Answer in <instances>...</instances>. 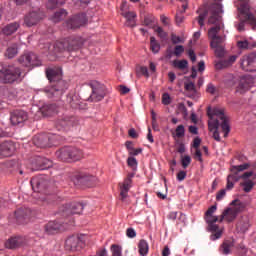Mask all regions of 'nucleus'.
Returning <instances> with one entry per match:
<instances>
[{
    "mask_svg": "<svg viewBox=\"0 0 256 256\" xmlns=\"http://www.w3.org/2000/svg\"><path fill=\"white\" fill-rule=\"evenodd\" d=\"M208 129L213 133L215 141H221L219 135V127L224 133V137H228L231 133V125H229V118L225 115V111L221 108H208Z\"/></svg>",
    "mask_w": 256,
    "mask_h": 256,
    "instance_id": "obj_1",
    "label": "nucleus"
},
{
    "mask_svg": "<svg viewBox=\"0 0 256 256\" xmlns=\"http://www.w3.org/2000/svg\"><path fill=\"white\" fill-rule=\"evenodd\" d=\"M83 45V38L79 36H70L68 38H65L63 40H59L55 42V44L52 46L49 40L47 41H40V48L46 49L49 51V53L55 54V53H63V51H77L78 49H81V46Z\"/></svg>",
    "mask_w": 256,
    "mask_h": 256,
    "instance_id": "obj_2",
    "label": "nucleus"
},
{
    "mask_svg": "<svg viewBox=\"0 0 256 256\" xmlns=\"http://www.w3.org/2000/svg\"><path fill=\"white\" fill-rule=\"evenodd\" d=\"M212 15L208 19V25H215L208 31V37L211 39L210 46L215 47L217 43H223L225 41V37L219 36V31H221V27L223 22L221 17L224 13L223 4L216 3L212 5L211 8Z\"/></svg>",
    "mask_w": 256,
    "mask_h": 256,
    "instance_id": "obj_3",
    "label": "nucleus"
},
{
    "mask_svg": "<svg viewBox=\"0 0 256 256\" xmlns=\"http://www.w3.org/2000/svg\"><path fill=\"white\" fill-rule=\"evenodd\" d=\"M46 77L50 83H56L44 89L46 96L49 99L61 97L65 93V89H67V83L63 81V70L61 68H49L46 70Z\"/></svg>",
    "mask_w": 256,
    "mask_h": 256,
    "instance_id": "obj_4",
    "label": "nucleus"
},
{
    "mask_svg": "<svg viewBox=\"0 0 256 256\" xmlns=\"http://www.w3.org/2000/svg\"><path fill=\"white\" fill-rule=\"evenodd\" d=\"M239 179L243 180V182L241 183V187H243V191L245 193H251V191H253V187H255L256 173L253 171H249V172H245L242 175H239V174L228 175L226 189L228 191H231V189L235 187V183H237Z\"/></svg>",
    "mask_w": 256,
    "mask_h": 256,
    "instance_id": "obj_5",
    "label": "nucleus"
},
{
    "mask_svg": "<svg viewBox=\"0 0 256 256\" xmlns=\"http://www.w3.org/2000/svg\"><path fill=\"white\" fill-rule=\"evenodd\" d=\"M21 81H23L21 68L9 65L0 69V83L3 85H13V83H21Z\"/></svg>",
    "mask_w": 256,
    "mask_h": 256,
    "instance_id": "obj_6",
    "label": "nucleus"
},
{
    "mask_svg": "<svg viewBox=\"0 0 256 256\" xmlns=\"http://www.w3.org/2000/svg\"><path fill=\"white\" fill-rule=\"evenodd\" d=\"M216 211L217 206L213 205L205 213L208 231H210V233H214L210 236L211 241H217V239H221V235H223V228L219 229V226L215 224L219 221V216L213 215Z\"/></svg>",
    "mask_w": 256,
    "mask_h": 256,
    "instance_id": "obj_7",
    "label": "nucleus"
},
{
    "mask_svg": "<svg viewBox=\"0 0 256 256\" xmlns=\"http://www.w3.org/2000/svg\"><path fill=\"white\" fill-rule=\"evenodd\" d=\"M239 11V19L240 23L236 24V28L238 31H245V21H249L250 25H254L256 27V17L249 11V4H247V0L244 2H240V6L238 7Z\"/></svg>",
    "mask_w": 256,
    "mask_h": 256,
    "instance_id": "obj_8",
    "label": "nucleus"
},
{
    "mask_svg": "<svg viewBox=\"0 0 256 256\" xmlns=\"http://www.w3.org/2000/svg\"><path fill=\"white\" fill-rule=\"evenodd\" d=\"M245 209V205L239 200H233L231 203V207L227 208L223 211L222 215L219 218L220 223L226 221L227 223H233L235 219H237V215L241 213Z\"/></svg>",
    "mask_w": 256,
    "mask_h": 256,
    "instance_id": "obj_9",
    "label": "nucleus"
},
{
    "mask_svg": "<svg viewBox=\"0 0 256 256\" xmlns=\"http://www.w3.org/2000/svg\"><path fill=\"white\" fill-rule=\"evenodd\" d=\"M88 85L92 89L88 101L99 103V101H103V99H105V95H107L105 85H103L97 80L90 81Z\"/></svg>",
    "mask_w": 256,
    "mask_h": 256,
    "instance_id": "obj_10",
    "label": "nucleus"
},
{
    "mask_svg": "<svg viewBox=\"0 0 256 256\" xmlns=\"http://www.w3.org/2000/svg\"><path fill=\"white\" fill-rule=\"evenodd\" d=\"M18 63L23 67H39L41 65V61L37 59V55L31 52L21 55L18 58Z\"/></svg>",
    "mask_w": 256,
    "mask_h": 256,
    "instance_id": "obj_11",
    "label": "nucleus"
},
{
    "mask_svg": "<svg viewBox=\"0 0 256 256\" xmlns=\"http://www.w3.org/2000/svg\"><path fill=\"white\" fill-rule=\"evenodd\" d=\"M240 67L243 71L255 72L256 71V53L243 56L240 60Z\"/></svg>",
    "mask_w": 256,
    "mask_h": 256,
    "instance_id": "obj_12",
    "label": "nucleus"
},
{
    "mask_svg": "<svg viewBox=\"0 0 256 256\" xmlns=\"http://www.w3.org/2000/svg\"><path fill=\"white\" fill-rule=\"evenodd\" d=\"M83 209H85V206L79 202L72 203L70 205H66L62 209V215L64 217H69V215H81L83 213Z\"/></svg>",
    "mask_w": 256,
    "mask_h": 256,
    "instance_id": "obj_13",
    "label": "nucleus"
},
{
    "mask_svg": "<svg viewBox=\"0 0 256 256\" xmlns=\"http://www.w3.org/2000/svg\"><path fill=\"white\" fill-rule=\"evenodd\" d=\"M255 85V78L252 76H244L241 78L239 85L237 86L236 93H247L251 87Z\"/></svg>",
    "mask_w": 256,
    "mask_h": 256,
    "instance_id": "obj_14",
    "label": "nucleus"
},
{
    "mask_svg": "<svg viewBox=\"0 0 256 256\" xmlns=\"http://www.w3.org/2000/svg\"><path fill=\"white\" fill-rule=\"evenodd\" d=\"M53 167V162L47 158L36 157L32 162V169L34 171H45V169H51Z\"/></svg>",
    "mask_w": 256,
    "mask_h": 256,
    "instance_id": "obj_15",
    "label": "nucleus"
},
{
    "mask_svg": "<svg viewBox=\"0 0 256 256\" xmlns=\"http://www.w3.org/2000/svg\"><path fill=\"white\" fill-rule=\"evenodd\" d=\"M85 23H87V15L78 14L66 22V27L67 29H78V27H83Z\"/></svg>",
    "mask_w": 256,
    "mask_h": 256,
    "instance_id": "obj_16",
    "label": "nucleus"
},
{
    "mask_svg": "<svg viewBox=\"0 0 256 256\" xmlns=\"http://www.w3.org/2000/svg\"><path fill=\"white\" fill-rule=\"evenodd\" d=\"M121 12V14L126 18L127 27H135V25H137V13L127 11V2L122 3Z\"/></svg>",
    "mask_w": 256,
    "mask_h": 256,
    "instance_id": "obj_17",
    "label": "nucleus"
},
{
    "mask_svg": "<svg viewBox=\"0 0 256 256\" xmlns=\"http://www.w3.org/2000/svg\"><path fill=\"white\" fill-rule=\"evenodd\" d=\"M74 185H79V183H84L87 187H93L95 181H97V177L89 174H78L74 178H72Z\"/></svg>",
    "mask_w": 256,
    "mask_h": 256,
    "instance_id": "obj_18",
    "label": "nucleus"
},
{
    "mask_svg": "<svg viewBox=\"0 0 256 256\" xmlns=\"http://www.w3.org/2000/svg\"><path fill=\"white\" fill-rule=\"evenodd\" d=\"M27 119V112L23 110H15L10 115V121L14 126L19 125L21 127Z\"/></svg>",
    "mask_w": 256,
    "mask_h": 256,
    "instance_id": "obj_19",
    "label": "nucleus"
},
{
    "mask_svg": "<svg viewBox=\"0 0 256 256\" xmlns=\"http://www.w3.org/2000/svg\"><path fill=\"white\" fill-rule=\"evenodd\" d=\"M30 183L34 193H41L47 187V180L43 176H35Z\"/></svg>",
    "mask_w": 256,
    "mask_h": 256,
    "instance_id": "obj_20",
    "label": "nucleus"
},
{
    "mask_svg": "<svg viewBox=\"0 0 256 256\" xmlns=\"http://www.w3.org/2000/svg\"><path fill=\"white\" fill-rule=\"evenodd\" d=\"M43 17L44 15L40 11H32L25 16L24 24L26 27H33V25H37L40 19H43Z\"/></svg>",
    "mask_w": 256,
    "mask_h": 256,
    "instance_id": "obj_21",
    "label": "nucleus"
},
{
    "mask_svg": "<svg viewBox=\"0 0 256 256\" xmlns=\"http://www.w3.org/2000/svg\"><path fill=\"white\" fill-rule=\"evenodd\" d=\"M81 243L79 236H69L65 241V249L66 251H79Z\"/></svg>",
    "mask_w": 256,
    "mask_h": 256,
    "instance_id": "obj_22",
    "label": "nucleus"
},
{
    "mask_svg": "<svg viewBox=\"0 0 256 256\" xmlns=\"http://www.w3.org/2000/svg\"><path fill=\"white\" fill-rule=\"evenodd\" d=\"M74 118L71 116H63L56 122L58 131H69V127H73Z\"/></svg>",
    "mask_w": 256,
    "mask_h": 256,
    "instance_id": "obj_23",
    "label": "nucleus"
},
{
    "mask_svg": "<svg viewBox=\"0 0 256 256\" xmlns=\"http://www.w3.org/2000/svg\"><path fill=\"white\" fill-rule=\"evenodd\" d=\"M135 177V174H130L123 182L122 186L120 187V195L122 201H125L128 197L129 190L131 189V183H133L132 178Z\"/></svg>",
    "mask_w": 256,
    "mask_h": 256,
    "instance_id": "obj_24",
    "label": "nucleus"
},
{
    "mask_svg": "<svg viewBox=\"0 0 256 256\" xmlns=\"http://www.w3.org/2000/svg\"><path fill=\"white\" fill-rule=\"evenodd\" d=\"M19 27H21V25L18 22H11L3 26L0 33L5 37H9L14 33H17V31L19 30Z\"/></svg>",
    "mask_w": 256,
    "mask_h": 256,
    "instance_id": "obj_25",
    "label": "nucleus"
},
{
    "mask_svg": "<svg viewBox=\"0 0 256 256\" xmlns=\"http://www.w3.org/2000/svg\"><path fill=\"white\" fill-rule=\"evenodd\" d=\"M13 151H15V146L12 142H3L0 144V159L3 157H11L13 155Z\"/></svg>",
    "mask_w": 256,
    "mask_h": 256,
    "instance_id": "obj_26",
    "label": "nucleus"
},
{
    "mask_svg": "<svg viewBox=\"0 0 256 256\" xmlns=\"http://www.w3.org/2000/svg\"><path fill=\"white\" fill-rule=\"evenodd\" d=\"M249 227H251V224L249 223L248 216H242L236 225L238 233H247V231H249Z\"/></svg>",
    "mask_w": 256,
    "mask_h": 256,
    "instance_id": "obj_27",
    "label": "nucleus"
},
{
    "mask_svg": "<svg viewBox=\"0 0 256 256\" xmlns=\"http://www.w3.org/2000/svg\"><path fill=\"white\" fill-rule=\"evenodd\" d=\"M21 243H23L21 237L10 238L6 241L5 247L6 249H17V247H21Z\"/></svg>",
    "mask_w": 256,
    "mask_h": 256,
    "instance_id": "obj_28",
    "label": "nucleus"
},
{
    "mask_svg": "<svg viewBox=\"0 0 256 256\" xmlns=\"http://www.w3.org/2000/svg\"><path fill=\"white\" fill-rule=\"evenodd\" d=\"M59 229H61V224H59V222L50 221L45 226V233H47V235H53V233L59 231Z\"/></svg>",
    "mask_w": 256,
    "mask_h": 256,
    "instance_id": "obj_29",
    "label": "nucleus"
},
{
    "mask_svg": "<svg viewBox=\"0 0 256 256\" xmlns=\"http://www.w3.org/2000/svg\"><path fill=\"white\" fill-rule=\"evenodd\" d=\"M40 111L44 117H49L53 115V113H57V106L54 104H45L41 107Z\"/></svg>",
    "mask_w": 256,
    "mask_h": 256,
    "instance_id": "obj_30",
    "label": "nucleus"
},
{
    "mask_svg": "<svg viewBox=\"0 0 256 256\" xmlns=\"http://www.w3.org/2000/svg\"><path fill=\"white\" fill-rule=\"evenodd\" d=\"M70 161H79L83 158V152L76 148L69 146Z\"/></svg>",
    "mask_w": 256,
    "mask_h": 256,
    "instance_id": "obj_31",
    "label": "nucleus"
},
{
    "mask_svg": "<svg viewBox=\"0 0 256 256\" xmlns=\"http://www.w3.org/2000/svg\"><path fill=\"white\" fill-rule=\"evenodd\" d=\"M56 157L60 161H70L69 146L63 147L56 152Z\"/></svg>",
    "mask_w": 256,
    "mask_h": 256,
    "instance_id": "obj_32",
    "label": "nucleus"
},
{
    "mask_svg": "<svg viewBox=\"0 0 256 256\" xmlns=\"http://www.w3.org/2000/svg\"><path fill=\"white\" fill-rule=\"evenodd\" d=\"M19 54V46L17 44H12L10 47L7 48L5 52V57L8 59H14Z\"/></svg>",
    "mask_w": 256,
    "mask_h": 256,
    "instance_id": "obj_33",
    "label": "nucleus"
},
{
    "mask_svg": "<svg viewBox=\"0 0 256 256\" xmlns=\"http://www.w3.org/2000/svg\"><path fill=\"white\" fill-rule=\"evenodd\" d=\"M251 167L250 163H244L242 165L231 166L230 171L232 175H239L242 171H247Z\"/></svg>",
    "mask_w": 256,
    "mask_h": 256,
    "instance_id": "obj_34",
    "label": "nucleus"
},
{
    "mask_svg": "<svg viewBox=\"0 0 256 256\" xmlns=\"http://www.w3.org/2000/svg\"><path fill=\"white\" fill-rule=\"evenodd\" d=\"M231 249H233V242L225 240L220 246V253L223 255H229L231 253Z\"/></svg>",
    "mask_w": 256,
    "mask_h": 256,
    "instance_id": "obj_35",
    "label": "nucleus"
},
{
    "mask_svg": "<svg viewBox=\"0 0 256 256\" xmlns=\"http://www.w3.org/2000/svg\"><path fill=\"white\" fill-rule=\"evenodd\" d=\"M67 17V10L61 9L60 11L54 13V15L51 17V21L53 23H59V21H63Z\"/></svg>",
    "mask_w": 256,
    "mask_h": 256,
    "instance_id": "obj_36",
    "label": "nucleus"
},
{
    "mask_svg": "<svg viewBox=\"0 0 256 256\" xmlns=\"http://www.w3.org/2000/svg\"><path fill=\"white\" fill-rule=\"evenodd\" d=\"M138 249L141 256H147L149 254V243L146 240H140Z\"/></svg>",
    "mask_w": 256,
    "mask_h": 256,
    "instance_id": "obj_37",
    "label": "nucleus"
},
{
    "mask_svg": "<svg viewBox=\"0 0 256 256\" xmlns=\"http://www.w3.org/2000/svg\"><path fill=\"white\" fill-rule=\"evenodd\" d=\"M187 7H188L187 3L182 4V9L176 13L177 25H181V23H183V21L185 19V16H183V13H185V11H187Z\"/></svg>",
    "mask_w": 256,
    "mask_h": 256,
    "instance_id": "obj_38",
    "label": "nucleus"
},
{
    "mask_svg": "<svg viewBox=\"0 0 256 256\" xmlns=\"http://www.w3.org/2000/svg\"><path fill=\"white\" fill-rule=\"evenodd\" d=\"M30 213V210L25 208H20L18 210L15 211L14 215L16 217V219L19 221L21 219H25V217H27Z\"/></svg>",
    "mask_w": 256,
    "mask_h": 256,
    "instance_id": "obj_39",
    "label": "nucleus"
},
{
    "mask_svg": "<svg viewBox=\"0 0 256 256\" xmlns=\"http://www.w3.org/2000/svg\"><path fill=\"white\" fill-rule=\"evenodd\" d=\"M173 67H176V69H180L183 71L184 69H187L189 67V62L187 60H175L173 62Z\"/></svg>",
    "mask_w": 256,
    "mask_h": 256,
    "instance_id": "obj_40",
    "label": "nucleus"
},
{
    "mask_svg": "<svg viewBox=\"0 0 256 256\" xmlns=\"http://www.w3.org/2000/svg\"><path fill=\"white\" fill-rule=\"evenodd\" d=\"M211 47L214 49L216 57H223V55H225V48L221 45V43H216V46Z\"/></svg>",
    "mask_w": 256,
    "mask_h": 256,
    "instance_id": "obj_41",
    "label": "nucleus"
},
{
    "mask_svg": "<svg viewBox=\"0 0 256 256\" xmlns=\"http://www.w3.org/2000/svg\"><path fill=\"white\" fill-rule=\"evenodd\" d=\"M110 251L112 253V256H123V248L117 244H113L110 247Z\"/></svg>",
    "mask_w": 256,
    "mask_h": 256,
    "instance_id": "obj_42",
    "label": "nucleus"
},
{
    "mask_svg": "<svg viewBox=\"0 0 256 256\" xmlns=\"http://www.w3.org/2000/svg\"><path fill=\"white\" fill-rule=\"evenodd\" d=\"M59 5H65V0H49L46 7L47 9H55Z\"/></svg>",
    "mask_w": 256,
    "mask_h": 256,
    "instance_id": "obj_43",
    "label": "nucleus"
},
{
    "mask_svg": "<svg viewBox=\"0 0 256 256\" xmlns=\"http://www.w3.org/2000/svg\"><path fill=\"white\" fill-rule=\"evenodd\" d=\"M150 47L152 49V52H154L155 54L161 51V45L157 43V40L153 36L150 38Z\"/></svg>",
    "mask_w": 256,
    "mask_h": 256,
    "instance_id": "obj_44",
    "label": "nucleus"
},
{
    "mask_svg": "<svg viewBox=\"0 0 256 256\" xmlns=\"http://www.w3.org/2000/svg\"><path fill=\"white\" fill-rule=\"evenodd\" d=\"M183 53H185V47L183 45H177L174 48V52L171 53L169 55V57H173V55H175V57H181V55H183Z\"/></svg>",
    "mask_w": 256,
    "mask_h": 256,
    "instance_id": "obj_45",
    "label": "nucleus"
},
{
    "mask_svg": "<svg viewBox=\"0 0 256 256\" xmlns=\"http://www.w3.org/2000/svg\"><path fill=\"white\" fill-rule=\"evenodd\" d=\"M127 165H128V167L133 169V171H137V166H138L137 158H135L133 156L128 157Z\"/></svg>",
    "mask_w": 256,
    "mask_h": 256,
    "instance_id": "obj_46",
    "label": "nucleus"
},
{
    "mask_svg": "<svg viewBox=\"0 0 256 256\" xmlns=\"http://www.w3.org/2000/svg\"><path fill=\"white\" fill-rule=\"evenodd\" d=\"M175 131V137H177L178 139H181V137H185V126L183 124L178 125Z\"/></svg>",
    "mask_w": 256,
    "mask_h": 256,
    "instance_id": "obj_47",
    "label": "nucleus"
},
{
    "mask_svg": "<svg viewBox=\"0 0 256 256\" xmlns=\"http://www.w3.org/2000/svg\"><path fill=\"white\" fill-rule=\"evenodd\" d=\"M205 19H207V11H204L198 16V25H200L201 29L205 26Z\"/></svg>",
    "mask_w": 256,
    "mask_h": 256,
    "instance_id": "obj_48",
    "label": "nucleus"
},
{
    "mask_svg": "<svg viewBox=\"0 0 256 256\" xmlns=\"http://www.w3.org/2000/svg\"><path fill=\"white\" fill-rule=\"evenodd\" d=\"M183 169H187L191 165V156L186 155L181 159Z\"/></svg>",
    "mask_w": 256,
    "mask_h": 256,
    "instance_id": "obj_49",
    "label": "nucleus"
},
{
    "mask_svg": "<svg viewBox=\"0 0 256 256\" xmlns=\"http://www.w3.org/2000/svg\"><path fill=\"white\" fill-rule=\"evenodd\" d=\"M137 72L140 73V75H144V77L149 79V69L147 68V66H140Z\"/></svg>",
    "mask_w": 256,
    "mask_h": 256,
    "instance_id": "obj_50",
    "label": "nucleus"
},
{
    "mask_svg": "<svg viewBox=\"0 0 256 256\" xmlns=\"http://www.w3.org/2000/svg\"><path fill=\"white\" fill-rule=\"evenodd\" d=\"M76 7H85V5H89L91 0H72Z\"/></svg>",
    "mask_w": 256,
    "mask_h": 256,
    "instance_id": "obj_51",
    "label": "nucleus"
},
{
    "mask_svg": "<svg viewBox=\"0 0 256 256\" xmlns=\"http://www.w3.org/2000/svg\"><path fill=\"white\" fill-rule=\"evenodd\" d=\"M156 33L158 34L160 39H167V37H168L167 32H165V30H163V28H161V27L156 28Z\"/></svg>",
    "mask_w": 256,
    "mask_h": 256,
    "instance_id": "obj_52",
    "label": "nucleus"
},
{
    "mask_svg": "<svg viewBox=\"0 0 256 256\" xmlns=\"http://www.w3.org/2000/svg\"><path fill=\"white\" fill-rule=\"evenodd\" d=\"M162 104L171 105V96L169 95V93H164L162 95Z\"/></svg>",
    "mask_w": 256,
    "mask_h": 256,
    "instance_id": "obj_53",
    "label": "nucleus"
},
{
    "mask_svg": "<svg viewBox=\"0 0 256 256\" xmlns=\"http://www.w3.org/2000/svg\"><path fill=\"white\" fill-rule=\"evenodd\" d=\"M143 153V148H138V149H132L128 152L130 157H137V155H141Z\"/></svg>",
    "mask_w": 256,
    "mask_h": 256,
    "instance_id": "obj_54",
    "label": "nucleus"
},
{
    "mask_svg": "<svg viewBox=\"0 0 256 256\" xmlns=\"http://www.w3.org/2000/svg\"><path fill=\"white\" fill-rule=\"evenodd\" d=\"M238 49H249V41L243 40L237 42Z\"/></svg>",
    "mask_w": 256,
    "mask_h": 256,
    "instance_id": "obj_55",
    "label": "nucleus"
},
{
    "mask_svg": "<svg viewBox=\"0 0 256 256\" xmlns=\"http://www.w3.org/2000/svg\"><path fill=\"white\" fill-rule=\"evenodd\" d=\"M171 40H172V43H173L174 45H177V44H179V43H183V39H182L180 36H177V35H175V34H172Z\"/></svg>",
    "mask_w": 256,
    "mask_h": 256,
    "instance_id": "obj_56",
    "label": "nucleus"
},
{
    "mask_svg": "<svg viewBox=\"0 0 256 256\" xmlns=\"http://www.w3.org/2000/svg\"><path fill=\"white\" fill-rule=\"evenodd\" d=\"M126 235L130 239H134V237H137V232H135V229H133V228H128L126 231Z\"/></svg>",
    "mask_w": 256,
    "mask_h": 256,
    "instance_id": "obj_57",
    "label": "nucleus"
},
{
    "mask_svg": "<svg viewBox=\"0 0 256 256\" xmlns=\"http://www.w3.org/2000/svg\"><path fill=\"white\" fill-rule=\"evenodd\" d=\"M186 91H190V93H195V83L189 82L185 84Z\"/></svg>",
    "mask_w": 256,
    "mask_h": 256,
    "instance_id": "obj_58",
    "label": "nucleus"
},
{
    "mask_svg": "<svg viewBox=\"0 0 256 256\" xmlns=\"http://www.w3.org/2000/svg\"><path fill=\"white\" fill-rule=\"evenodd\" d=\"M188 57L192 61V63H195L197 61V55L195 54V51L193 49L188 50Z\"/></svg>",
    "mask_w": 256,
    "mask_h": 256,
    "instance_id": "obj_59",
    "label": "nucleus"
},
{
    "mask_svg": "<svg viewBox=\"0 0 256 256\" xmlns=\"http://www.w3.org/2000/svg\"><path fill=\"white\" fill-rule=\"evenodd\" d=\"M195 159H197L200 163H203V154L199 148L195 151Z\"/></svg>",
    "mask_w": 256,
    "mask_h": 256,
    "instance_id": "obj_60",
    "label": "nucleus"
},
{
    "mask_svg": "<svg viewBox=\"0 0 256 256\" xmlns=\"http://www.w3.org/2000/svg\"><path fill=\"white\" fill-rule=\"evenodd\" d=\"M185 177H187V172L180 171L177 174V181H184Z\"/></svg>",
    "mask_w": 256,
    "mask_h": 256,
    "instance_id": "obj_61",
    "label": "nucleus"
},
{
    "mask_svg": "<svg viewBox=\"0 0 256 256\" xmlns=\"http://www.w3.org/2000/svg\"><path fill=\"white\" fill-rule=\"evenodd\" d=\"M227 194V191L225 189L221 190L220 192H218V194L216 195V200L217 201H221L223 199V197H225V195Z\"/></svg>",
    "mask_w": 256,
    "mask_h": 256,
    "instance_id": "obj_62",
    "label": "nucleus"
},
{
    "mask_svg": "<svg viewBox=\"0 0 256 256\" xmlns=\"http://www.w3.org/2000/svg\"><path fill=\"white\" fill-rule=\"evenodd\" d=\"M206 91L211 95H215V86L212 83L208 84Z\"/></svg>",
    "mask_w": 256,
    "mask_h": 256,
    "instance_id": "obj_63",
    "label": "nucleus"
},
{
    "mask_svg": "<svg viewBox=\"0 0 256 256\" xmlns=\"http://www.w3.org/2000/svg\"><path fill=\"white\" fill-rule=\"evenodd\" d=\"M199 145H201V138L196 137L193 141V147L194 149H199Z\"/></svg>",
    "mask_w": 256,
    "mask_h": 256,
    "instance_id": "obj_64",
    "label": "nucleus"
}]
</instances>
